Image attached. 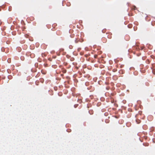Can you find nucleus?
Listing matches in <instances>:
<instances>
[{
  "label": "nucleus",
  "instance_id": "f257e3e1",
  "mask_svg": "<svg viewBox=\"0 0 155 155\" xmlns=\"http://www.w3.org/2000/svg\"><path fill=\"white\" fill-rule=\"evenodd\" d=\"M136 122L137 124L140 123V120H136Z\"/></svg>",
  "mask_w": 155,
  "mask_h": 155
},
{
  "label": "nucleus",
  "instance_id": "7ed1b4c3",
  "mask_svg": "<svg viewBox=\"0 0 155 155\" xmlns=\"http://www.w3.org/2000/svg\"><path fill=\"white\" fill-rule=\"evenodd\" d=\"M57 87H56V88H54V90L55 91H57Z\"/></svg>",
  "mask_w": 155,
  "mask_h": 155
},
{
  "label": "nucleus",
  "instance_id": "20e7f679",
  "mask_svg": "<svg viewBox=\"0 0 155 155\" xmlns=\"http://www.w3.org/2000/svg\"><path fill=\"white\" fill-rule=\"evenodd\" d=\"M75 42H76V43H78V41H77V40H76L75 41Z\"/></svg>",
  "mask_w": 155,
  "mask_h": 155
},
{
  "label": "nucleus",
  "instance_id": "f03ea898",
  "mask_svg": "<svg viewBox=\"0 0 155 155\" xmlns=\"http://www.w3.org/2000/svg\"><path fill=\"white\" fill-rule=\"evenodd\" d=\"M105 30H102V32L104 33H105Z\"/></svg>",
  "mask_w": 155,
  "mask_h": 155
}]
</instances>
